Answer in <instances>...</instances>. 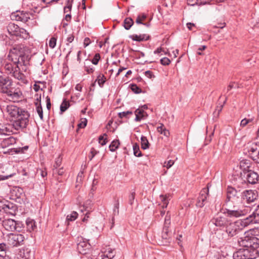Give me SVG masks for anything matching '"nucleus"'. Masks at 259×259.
Wrapping results in <instances>:
<instances>
[{
    "mask_svg": "<svg viewBox=\"0 0 259 259\" xmlns=\"http://www.w3.org/2000/svg\"><path fill=\"white\" fill-rule=\"evenodd\" d=\"M145 75L147 77H148L149 78H154L155 77V75H154L152 71H150V70H147V71H146L145 72Z\"/></svg>",
    "mask_w": 259,
    "mask_h": 259,
    "instance_id": "obj_60",
    "label": "nucleus"
},
{
    "mask_svg": "<svg viewBox=\"0 0 259 259\" xmlns=\"http://www.w3.org/2000/svg\"><path fill=\"white\" fill-rule=\"evenodd\" d=\"M91 41L90 40V38H89V37L84 38V41H83L84 47L85 48L87 46H88L91 44Z\"/></svg>",
    "mask_w": 259,
    "mask_h": 259,
    "instance_id": "obj_63",
    "label": "nucleus"
},
{
    "mask_svg": "<svg viewBox=\"0 0 259 259\" xmlns=\"http://www.w3.org/2000/svg\"><path fill=\"white\" fill-rule=\"evenodd\" d=\"M35 104L36 106V111H37L40 119L42 120L43 119V111H42V108L41 105L40 103H39V104L36 103Z\"/></svg>",
    "mask_w": 259,
    "mask_h": 259,
    "instance_id": "obj_45",
    "label": "nucleus"
},
{
    "mask_svg": "<svg viewBox=\"0 0 259 259\" xmlns=\"http://www.w3.org/2000/svg\"><path fill=\"white\" fill-rule=\"evenodd\" d=\"M171 232L169 229H162L161 233V238L163 243L165 245L171 242Z\"/></svg>",
    "mask_w": 259,
    "mask_h": 259,
    "instance_id": "obj_24",
    "label": "nucleus"
},
{
    "mask_svg": "<svg viewBox=\"0 0 259 259\" xmlns=\"http://www.w3.org/2000/svg\"><path fill=\"white\" fill-rule=\"evenodd\" d=\"M6 244L4 243H0V259H11L10 256L6 254Z\"/></svg>",
    "mask_w": 259,
    "mask_h": 259,
    "instance_id": "obj_31",
    "label": "nucleus"
},
{
    "mask_svg": "<svg viewBox=\"0 0 259 259\" xmlns=\"http://www.w3.org/2000/svg\"><path fill=\"white\" fill-rule=\"evenodd\" d=\"M99 151H97L94 148H92L90 151V154L89 155V157L90 160H92V159L95 157V156L99 153Z\"/></svg>",
    "mask_w": 259,
    "mask_h": 259,
    "instance_id": "obj_54",
    "label": "nucleus"
},
{
    "mask_svg": "<svg viewBox=\"0 0 259 259\" xmlns=\"http://www.w3.org/2000/svg\"><path fill=\"white\" fill-rule=\"evenodd\" d=\"M247 148L250 158L255 162L259 163V142L248 144Z\"/></svg>",
    "mask_w": 259,
    "mask_h": 259,
    "instance_id": "obj_8",
    "label": "nucleus"
},
{
    "mask_svg": "<svg viewBox=\"0 0 259 259\" xmlns=\"http://www.w3.org/2000/svg\"><path fill=\"white\" fill-rule=\"evenodd\" d=\"M239 193L236 189L231 187H228L227 189V198L223 206V210L240 209L239 205L241 200L239 197Z\"/></svg>",
    "mask_w": 259,
    "mask_h": 259,
    "instance_id": "obj_3",
    "label": "nucleus"
},
{
    "mask_svg": "<svg viewBox=\"0 0 259 259\" xmlns=\"http://www.w3.org/2000/svg\"><path fill=\"white\" fill-rule=\"evenodd\" d=\"M17 140V138L10 136L8 138L3 139L1 142L0 146L2 148H6L16 144Z\"/></svg>",
    "mask_w": 259,
    "mask_h": 259,
    "instance_id": "obj_22",
    "label": "nucleus"
},
{
    "mask_svg": "<svg viewBox=\"0 0 259 259\" xmlns=\"http://www.w3.org/2000/svg\"><path fill=\"white\" fill-rule=\"evenodd\" d=\"M61 163H62V159L60 157H59L57 158H56L55 163L53 166L54 167V169L58 168L60 167V166L61 165Z\"/></svg>",
    "mask_w": 259,
    "mask_h": 259,
    "instance_id": "obj_58",
    "label": "nucleus"
},
{
    "mask_svg": "<svg viewBox=\"0 0 259 259\" xmlns=\"http://www.w3.org/2000/svg\"><path fill=\"white\" fill-rule=\"evenodd\" d=\"M168 197H169V195L167 196L166 195H161L160 196V199L163 203V204L162 205V207L163 209H164L165 208L167 207V206L168 204Z\"/></svg>",
    "mask_w": 259,
    "mask_h": 259,
    "instance_id": "obj_39",
    "label": "nucleus"
},
{
    "mask_svg": "<svg viewBox=\"0 0 259 259\" xmlns=\"http://www.w3.org/2000/svg\"><path fill=\"white\" fill-rule=\"evenodd\" d=\"M0 208H2L3 209H4L6 213L14 214L15 213L16 210L17 209V206L16 205L9 201H7L5 203H3L2 202H0Z\"/></svg>",
    "mask_w": 259,
    "mask_h": 259,
    "instance_id": "obj_17",
    "label": "nucleus"
},
{
    "mask_svg": "<svg viewBox=\"0 0 259 259\" xmlns=\"http://www.w3.org/2000/svg\"><path fill=\"white\" fill-rule=\"evenodd\" d=\"M248 225V223L245 220V218L235 222L230 220L225 227V231L228 237H232L239 233L243 227Z\"/></svg>",
    "mask_w": 259,
    "mask_h": 259,
    "instance_id": "obj_5",
    "label": "nucleus"
},
{
    "mask_svg": "<svg viewBox=\"0 0 259 259\" xmlns=\"http://www.w3.org/2000/svg\"><path fill=\"white\" fill-rule=\"evenodd\" d=\"M133 24V20L131 17H128L124 19L123 26L126 30H129Z\"/></svg>",
    "mask_w": 259,
    "mask_h": 259,
    "instance_id": "obj_33",
    "label": "nucleus"
},
{
    "mask_svg": "<svg viewBox=\"0 0 259 259\" xmlns=\"http://www.w3.org/2000/svg\"><path fill=\"white\" fill-rule=\"evenodd\" d=\"M119 200L117 199L115 200L114 203L113 208V215H116L119 214Z\"/></svg>",
    "mask_w": 259,
    "mask_h": 259,
    "instance_id": "obj_41",
    "label": "nucleus"
},
{
    "mask_svg": "<svg viewBox=\"0 0 259 259\" xmlns=\"http://www.w3.org/2000/svg\"><path fill=\"white\" fill-rule=\"evenodd\" d=\"M134 154L136 157H141L142 156V152L140 150L139 146L137 143L133 145Z\"/></svg>",
    "mask_w": 259,
    "mask_h": 259,
    "instance_id": "obj_40",
    "label": "nucleus"
},
{
    "mask_svg": "<svg viewBox=\"0 0 259 259\" xmlns=\"http://www.w3.org/2000/svg\"><path fill=\"white\" fill-rule=\"evenodd\" d=\"M209 184L207 187L203 188L199 193V195L197 198L196 206L198 207H202L207 202V198L209 195Z\"/></svg>",
    "mask_w": 259,
    "mask_h": 259,
    "instance_id": "obj_10",
    "label": "nucleus"
},
{
    "mask_svg": "<svg viewBox=\"0 0 259 259\" xmlns=\"http://www.w3.org/2000/svg\"><path fill=\"white\" fill-rule=\"evenodd\" d=\"M13 85V81L9 76L0 75V93L7 96L9 100L15 101L20 98L22 93Z\"/></svg>",
    "mask_w": 259,
    "mask_h": 259,
    "instance_id": "obj_2",
    "label": "nucleus"
},
{
    "mask_svg": "<svg viewBox=\"0 0 259 259\" xmlns=\"http://www.w3.org/2000/svg\"><path fill=\"white\" fill-rule=\"evenodd\" d=\"M241 202L242 201L249 204L254 202L258 197L257 191L252 190H246L242 192L239 196Z\"/></svg>",
    "mask_w": 259,
    "mask_h": 259,
    "instance_id": "obj_7",
    "label": "nucleus"
},
{
    "mask_svg": "<svg viewBox=\"0 0 259 259\" xmlns=\"http://www.w3.org/2000/svg\"><path fill=\"white\" fill-rule=\"evenodd\" d=\"M252 164V162L249 159H243L241 160L239 162V166L242 170L241 172H246L251 170L250 168Z\"/></svg>",
    "mask_w": 259,
    "mask_h": 259,
    "instance_id": "obj_23",
    "label": "nucleus"
},
{
    "mask_svg": "<svg viewBox=\"0 0 259 259\" xmlns=\"http://www.w3.org/2000/svg\"><path fill=\"white\" fill-rule=\"evenodd\" d=\"M16 68L14 72H13L12 76L17 79L18 80L21 81L23 83H26L27 81L26 80L25 76L20 71V68L18 65H16Z\"/></svg>",
    "mask_w": 259,
    "mask_h": 259,
    "instance_id": "obj_25",
    "label": "nucleus"
},
{
    "mask_svg": "<svg viewBox=\"0 0 259 259\" xmlns=\"http://www.w3.org/2000/svg\"><path fill=\"white\" fill-rule=\"evenodd\" d=\"M150 36L147 34H133L132 35L130 36V38H131L132 40L137 41H142L144 40H147L150 39Z\"/></svg>",
    "mask_w": 259,
    "mask_h": 259,
    "instance_id": "obj_28",
    "label": "nucleus"
},
{
    "mask_svg": "<svg viewBox=\"0 0 259 259\" xmlns=\"http://www.w3.org/2000/svg\"><path fill=\"white\" fill-rule=\"evenodd\" d=\"M7 112L9 115L14 119L17 115H19V113L24 109L13 105H10L7 106Z\"/></svg>",
    "mask_w": 259,
    "mask_h": 259,
    "instance_id": "obj_19",
    "label": "nucleus"
},
{
    "mask_svg": "<svg viewBox=\"0 0 259 259\" xmlns=\"http://www.w3.org/2000/svg\"><path fill=\"white\" fill-rule=\"evenodd\" d=\"M135 114L136 115V118L135 120L136 121H140L142 119L145 118L148 114L146 112L144 111L142 109H137L135 111Z\"/></svg>",
    "mask_w": 259,
    "mask_h": 259,
    "instance_id": "obj_27",
    "label": "nucleus"
},
{
    "mask_svg": "<svg viewBox=\"0 0 259 259\" xmlns=\"http://www.w3.org/2000/svg\"><path fill=\"white\" fill-rule=\"evenodd\" d=\"M27 229L29 232H31L36 228V223L34 220L27 219L26 221Z\"/></svg>",
    "mask_w": 259,
    "mask_h": 259,
    "instance_id": "obj_30",
    "label": "nucleus"
},
{
    "mask_svg": "<svg viewBox=\"0 0 259 259\" xmlns=\"http://www.w3.org/2000/svg\"><path fill=\"white\" fill-rule=\"evenodd\" d=\"M243 177L247 185L248 184L252 185L256 184L259 180L258 174L251 169L243 172Z\"/></svg>",
    "mask_w": 259,
    "mask_h": 259,
    "instance_id": "obj_11",
    "label": "nucleus"
},
{
    "mask_svg": "<svg viewBox=\"0 0 259 259\" xmlns=\"http://www.w3.org/2000/svg\"><path fill=\"white\" fill-rule=\"evenodd\" d=\"M135 195H136L135 192H133L131 193L128 196V203L131 205H132L134 203V201L135 198Z\"/></svg>",
    "mask_w": 259,
    "mask_h": 259,
    "instance_id": "obj_55",
    "label": "nucleus"
},
{
    "mask_svg": "<svg viewBox=\"0 0 259 259\" xmlns=\"http://www.w3.org/2000/svg\"><path fill=\"white\" fill-rule=\"evenodd\" d=\"M28 148V146H24L23 147H19L18 148H14L11 149L12 152H14L15 153H22L24 152V150H27Z\"/></svg>",
    "mask_w": 259,
    "mask_h": 259,
    "instance_id": "obj_48",
    "label": "nucleus"
},
{
    "mask_svg": "<svg viewBox=\"0 0 259 259\" xmlns=\"http://www.w3.org/2000/svg\"><path fill=\"white\" fill-rule=\"evenodd\" d=\"M170 224V215L169 212L168 211L167 212L166 215L165 217L163 229H169Z\"/></svg>",
    "mask_w": 259,
    "mask_h": 259,
    "instance_id": "obj_36",
    "label": "nucleus"
},
{
    "mask_svg": "<svg viewBox=\"0 0 259 259\" xmlns=\"http://www.w3.org/2000/svg\"><path fill=\"white\" fill-rule=\"evenodd\" d=\"M187 4L188 5L195 6L198 5L197 0H187Z\"/></svg>",
    "mask_w": 259,
    "mask_h": 259,
    "instance_id": "obj_64",
    "label": "nucleus"
},
{
    "mask_svg": "<svg viewBox=\"0 0 259 259\" xmlns=\"http://www.w3.org/2000/svg\"><path fill=\"white\" fill-rule=\"evenodd\" d=\"M96 80L98 81L99 85L102 88L106 81V77L104 75L102 74L101 76L99 75Z\"/></svg>",
    "mask_w": 259,
    "mask_h": 259,
    "instance_id": "obj_47",
    "label": "nucleus"
},
{
    "mask_svg": "<svg viewBox=\"0 0 259 259\" xmlns=\"http://www.w3.org/2000/svg\"><path fill=\"white\" fill-rule=\"evenodd\" d=\"M147 18L146 15L145 14H142V15H139L138 16L136 23L138 24H142L143 23V21H144Z\"/></svg>",
    "mask_w": 259,
    "mask_h": 259,
    "instance_id": "obj_46",
    "label": "nucleus"
},
{
    "mask_svg": "<svg viewBox=\"0 0 259 259\" xmlns=\"http://www.w3.org/2000/svg\"><path fill=\"white\" fill-rule=\"evenodd\" d=\"M239 85L238 83L234 81L230 82L227 88V92H229L233 88H239Z\"/></svg>",
    "mask_w": 259,
    "mask_h": 259,
    "instance_id": "obj_51",
    "label": "nucleus"
},
{
    "mask_svg": "<svg viewBox=\"0 0 259 259\" xmlns=\"http://www.w3.org/2000/svg\"><path fill=\"white\" fill-rule=\"evenodd\" d=\"M78 213L76 211H73L70 215L67 216L66 219L69 221H74L77 218Z\"/></svg>",
    "mask_w": 259,
    "mask_h": 259,
    "instance_id": "obj_50",
    "label": "nucleus"
},
{
    "mask_svg": "<svg viewBox=\"0 0 259 259\" xmlns=\"http://www.w3.org/2000/svg\"><path fill=\"white\" fill-rule=\"evenodd\" d=\"M253 118H244L241 121V122H240V126H242V127H244L248 123L252 122L253 121Z\"/></svg>",
    "mask_w": 259,
    "mask_h": 259,
    "instance_id": "obj_53",
    "label": "nucleus"
},
{
    "mask_svg": "<svg viewBox=\"0 0 259 259\" xmlns=\"http://www.w3.org/2000/svg\"><path fill=\"white\" fill-rule=\"evenodd\" d=\"M105 254L108 255V256L110 257V259H112L113 258V257L115 255V253L114 252V250L110 249V250L108 251L107 252H105Z\"/></svg>",
    "mask_w": 259,
    "mask_h": 259,
    "instance_id": "obj_62",
    "label": "nucleus"
},
{
    "mask_svg": "<svg viewBox=\"0 0 259 259\" xmlns=\"http://www.w3.org/2000/svg\"><path fill=\"white\" fill-rule=\"evenodd\" d=\"M157 131L160 134L163 135L166 137H168L170 135V133L167 130L162 123H160V125L157 126Z\"/></svg>",
    "mask_w": 259,
    "mask_h": 259,
    "instance_id": "obj_32",
    "label": "nucleus"
},
{
    "mask_svg": "<svg viewBox=\"0 0 259 259\" xmlns=\"http://www.w3.org/2000/svg\"><path fill=\"white\" fill-rule=\"evenodd\" d=\"M31 14L27 12H17L16 14H13L12 17L16 21H20L26 23L30 19Z\"/></svg>",
    "mask_w": 259,
    "mask_h": 259,
    "instance_id": "obj_16",
    "label": "nucleus"
},
{
    "mask_svg": "<svg viewBox=\"0 0 259 259\" xmlns=\"http://www.w3.org/2000/svg\"><path fill=\"white\" fill-rule=\"evenodd\" d=\"M230 221L226 215L225 217L217 216L211 219V222L216 227L221 229H224Z\"/></svg>",
    "mask_w": 259,
    "mask_h": 259,
    "instance_id": "obj_14",
    "label": "nucleus"
},
{
    "mask_svg": "<svg viewBox=\"0 0 259 259\" xmlns=\"http://www.w3.org/2000/svg\"><path fill=\"white\" fill-rule=\"evenodd\" d=\"M223 213L225 214L227 218H237L246 213L245 209H237V210H229L227 211H224Z\"/></svg>",
    "mask_w": 259,
    "mask_h": 259,
    "instance_id": "obj_18",
    "label": "nucleus"
},
{
    "mask_svg": "<svg viewBox=\"0 0 259 259\" xmlns=\"http://www.w3.org/2000/svg\"><path fill=\"white\" fill-rule=\"evenodd\" d=\"M232 183L238 188H245L247 186L245 179L243 177V172L239 174H233L231 179Z\"/></svg>",
    "mask_w": 259,
    "mask_h": 259,
    "instance_id": "obj_12",
    "label": "nucleus"
},
{
    "mask_svg": "<svg viewBox=\"0 0 259 259\" xmlns=\"http://www.w3.org/2000/svg\"><path fill=\"white\" fill-rule=\"evenodd\" d=\"M238 242L241 248L234 252L233 259H254L259 254V238L255 234L245 233L243 237L239 238Z\"/></svg>",
    "mask_w": 259,
    "mask_h": 259,
    "instance_id": "obj_1",
    "label": "nucleus"
},
{
    "mask_svg": "<svg viewBox=\"0 0 259 259\" xmlns=\"http://www.w3.org/2000/svg\"><path fill=\"white\" fill-rule=\"evenodd\" d=\"M14 126L13 123L12 124H2L0 123V135H9L13 132Z\"/></svg>",
    "mask_w": 259,
    "mask_h": 259,
    "instance_id": "obj_21",
    "label": "nucleus"
},
{
    "mask_svg": "<svg viewBox=\"0 0 259 259\" xmlns=\"http://www.w3.org/2000/svg\"><path fill=\"white\" fill-rule=\"evenodd\" d=\"M130 89L135 94H140L142 92V89L134 83L130 84Z\"/></svg>",
    "mask_w": 259,
    "mask_h": 259,
    "instance_id": "obj_42",
    "label": "nucleus"
},
{
    "mask_svg": "<svg viewBox=\"0 0 259 259\" xmlns=\"http://www.w3.org/2000/svg\"><path fill=\"white\" fill-rule=\"evenodd\" d=\"M160 63L164 66H166L169 64L170 61V60L167 58V57H164L160 59Z\"/></svg>",
    "mask_w": 259,
    "mask_h": 259,
    "instance_id": "obj_57",
    "label": "nucleus"
},
{
    "mask_svg": "<svg viewBox=\"0 0 259 259\" xmlns=\"http://www.w3.org/2000/svg\"><path fill=\"white\" fill-rule=\"evenodd\" d=\"M8 58L16 65L24 64L27 56L25 54L23 46L18 45L14 46L9 51Z\"/></svg>",
    "mask_w": 259,
    "mask_h": 259,
    "instance_id": "obj_4",
    "label": "nucleus"
},
{
    "mask_svg": "<svg viewBox=\"0 0 259 259\" xmlns=\"http://www.w3.org/2000/svg\"><path fill=\"white\" fill-rule=\"evenodd\" d=\"M29 117V113L24 109L21 113H19V115L12 119L14 129L19 131L26 128L28 125Z\"/></svg>",
    "mask_w": 259,
    "mask_h": 259,
    "instance_id": "obj_6",
    "label": "nucleus"
},
{
    "mask_svg": "<svg viewBox=\"0 0 259 259\" xmlns=\"http://www.w3.org/2000/svg\"><path fill=\"white\" fill-rule=\"evenodd\" d=\"M245 220L248 223V225L259 222V205L251 214L245 218Z\"/></svg>",
    "mask_w": 259,
    "mask_h": 259,
    "instance_id": "obj_20",
    "label": "nucleus"
},
{
    "mask_svg": "<svg viewBox=\"0 0 259 259\" xmlns=\"http://www.w3.org/2000/svg\"><path fill=\"white\" fill-rule=\"evenodd\" d=\"M0 41L5 42V44L6 46H12L13 43L12 40L6 34L4 33L0 34Z\"/></svg>",
    "mask_w": 259,
    "mask_h": 259,
    "instance_id": "obj_34",
    "label": "nucleus"
},
{
    "mask_svg": "<svg viewBox=\"0 0 259 259\" xmlns=\"http://www.w3.org/2000/svg\"><path fill=\"white\" fill-rule=\"evenodd\" d=\"M56 38L55 37H51L49 41V47L52 49L54 48L56 45Z\"/></svg>",
    "mask_w": 259,
    "mask_h": 259,
    "instance_id": "obj_56",
    "label": "nucleus"
},
{
    "mask_svg": "<svg viewBox=\"0 0 259 259\" xmlns=\"http://www.w3.org/2000/svg\"><path fill=\"white\" fill-rule=\"evenodd\" d=\"M141 148L144 149L146 150L149 148L150 144L148 142V140L147 138V137L142 136L141 138Z\"/></svg>",
    "mask_w": 259,
    "mask_h": 259,
    "instance_id": "obj_35",
    "label": "nucleus"
},
{
    "mask_svg": "<svg viewBox=\"0 0 259 259\" xmlns=\"http://www.w3.org/2000/svg\"><path fill=\"white\" fill-rule=\"evenodd\" d=\"M16 36H19L23 39H27L29 36V34L24 29L20 28V30L18 31V34Z\"/></svg>",
    "mask_w": 259,
    "mask_h": 259,
    "instance_id": "obj_38",
    "label": "nucleus"
},
{
    "mask_svg": "<svg viewBox=\"0 0 259 259\" xmlns=\"http://www.w3.org/2000/svg\"><path fill=\"white\" fill-rule=\"evenodd\" d=\"M91 248V245L88 242V240L83 238H81L79 242L77 244V249L78 252L82 254H85Z\"/></svg>",
    "mask_w": 259,
    "mask_h": 259,
    "instance_id": "obj_15",
    "label": "nucleus"
},
{
    "mask_svg": "<svg viewBox=\"0 0 259 259\" xmlns=\"http://www.w3.org/2000/svg\"><path fill=\"white\" fill-rule=\"evenodd\" d=\"M20 225L21 223L15 221L13 219H7L3 222V226L6 230L9 231H20L18 228L20 229Z\"/></svg>",
    "mask_w": 259,
    "mask_h": 259,
    "instance_id": "obj_13",
    "label": "nucleus"
},
{
    "mask_svg": "<svg viewBox=\"0 0 259 259\" xmlns=\"http://www.w3.org/2000/svg\"><path fill=\"white\" fill-rule=\"evenodd\" d=\"M132 114H133V112L131 111H123L122 112H119L118 114V117L120 118H122L123 117L128 118V116L130 115H132Z\"/></svg>",
    "mask_w": 259,
    "mask_h": 259,
    "instance_id": "obj_49",
    "label": "nucleus"
},
{
    "mask_svg": "<svg viewBox=\"0 0 259 259\" xmlns=\"http://www.w3.org/2000/svg\"><path fill=\"white\" fill-rule=\"evenodd\" d=\"M87 124V120L84 119L83 121H82L80 123H78L77 125L78 128L77 130V132H78V129L79 128H84L86 126Z\"/></svg>",
    "mask_w": 259,
    "mask_h": 259,
    "instance_id": "obj_59",
    "label": "nucleus"
},
{
    "mask_svg": "<svg viewBox=\"0 0 259 259\" xmlns=\"http://www.w3.org/2000/svg\"><path fill=\"white\" fill-rule=\"evenodd\" d=\"M69 106V103L66 101V100H64L60 106L61 113H62L65 112L68 108Z\"/></svg>",
    "mask_w": 259,
    "mask_h": 259,
    "instance_id": "obj_44",
    "label": "nucleus"
},
{
    "mask_svg": "<svg viewBox=\"0 0 259 259\" xmlns=\"http://www.w3.org/2000/svg\"><path fill=\"white\" fill-rule=\"evenodd\" d=\"M107 135L106 134H103V135H101L99 137L98 140L99 143L102 145L104 146L107 143Z\"/></svg>",
    "mask_w": 259,
    "mask_h": 259,
    "instance_id": "obj_43",
    "label": "nucleus"
},
{
    "mask_svg": "<svg viewBox=\"0 0 259 259\" xmlns=\"http://www.w3.org/2000/svg\"><path fill=\"white\" fill-rule=\"evenodd\" d=\"M101 59L100 55L99 53H96L95 56H94V58L92 60L91 62L94 65H97L98 64V62L99 60Z\"/></svg>",
    "mask_w": 259,
    "mask_h": 259,
    "instance_id": "obj_52",
    "label": "nucleus"
},
{
    "mask_svg": "<svg viewBox=\"0 0 259 259\" xmlns=\"http://www.w3.org/2000/svg\"><path fill=\"white\" fill-rule=\"evenodd\" d=\"M120 142L118 140H113L110 144L109 148L111 151L114 152L119 147Z\"/></svg>",
    "mask_w": 259,
    "mask_h": 259,
    "instance_id": "obj_37",
    "label": "nucleus"
},
{
    "mask_svg": "<svg viewBox=\"0 0 259 259\" xmlns=\"http://www.w3.org/2000/svg\"><path fill=\"white\" fill-rule=\"evenodd\" d=\"M4 68L6 73L8 74H12L16 68V65L14 63H7L4 65Z\"/></svg>",
    "mask_w": 259,
    "mask_h": 259,
    "instance_id": "obj_29",
    "label": "nucleus"
},
{
    "mask_svg": "<svg viewBox=\"0 0 259 259\" xmlns=\"http://www.w3.org/2000/svg\"><path fill=\"white\" fill-rule=\"evenodd\" d=\"M7 29L10 35L11 36H16L18 34V30H20V27L18 25L10 23L8 24Z\"/></svg>",
    "mask_w": 259,
    "mask_h": 259,
    "instance_id": "obj_26",
    "label": "nucleus"
},
{
    "mask_svg": "<svg viewBox=\"0 0 259 259\" xmlns=\"http://www.w3.org/2000/svg\"><path fill=\"white\" fill-rule=\"evenodd\" d=\"M24 240V237L21 234L10 233L8 236V243L13 247L23 244Z\"/></svg>",
    "mask_w": 259,
    "mask_h": 259,
    "instance_id": "obj_9",
    "label": "nucleus"
},
{
    "mask_svg": "<svg viewBox=\"0 0 259 259\" xmlns=\"http://www.w3.org/2000/svg\"><path fill=\"white\" fill-rule=\"evenodd\" d=\"M174 164V161L172 160H169L167 162H164V166L166 167L167 168H169L172 165Z\"/></svg>",
    "mask_w": 259,
    "mask_h": 259,
    "instance_id": "obj_61",
    "label": "nucleus"
}]
</instances>
